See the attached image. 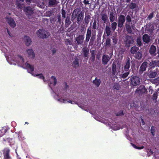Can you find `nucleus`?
Here are the masks:
<instances>
[{
	"instance_id": "27",
	"label": "nucleus",
	"mask_w": 159,
	"mask_h": 159,
	"mask_svg": "<svg viewBox=\"0 0 159 159\" xmlns=\"http://www.w3.org/2000/svg\"><path fill=\"white\" fill-rule=\"evenodd\" d=\"M126 31L128 34H131L132 33V30L131 26L129 24H125Z\"/></svg>"
},
{
	"instance_id": "39",
	"label": "nucleus",
	"mask_w": 159,
	"mask_h": 159,
	"mask_svg": "<svg viewBox=\"0 0 159 159\" xmlns=\"http://www.w3.org/2000/svg\"><path fill=\"white\" fill-rule=\"evenodd\" d=\"M149 66L151 68L155 67V61H152L150 62Z\"/></svg>"
},
{
	"instance_id": "35",
	"label": "nucleus",
	"mask_w": 159,
	"mask_h": 159,
	"mask_svg": "<svg viewBox=\"0 0 159 159\" xmlns=\"http://www.w3.org/2000/svg\"><path fill=\"white\" fill-rule=\"evenodd\" d=\"M53 11H48L44 14V16H50L53 13Z\"/></svg>"
},
{
	"instance_id": "18",
	"label": "nucleus",
	"mask_w": 159,
	"mask_h": 159,
	"mask_svg": "<svg viewBox=\"0 0 159 159\" xmlns=\"http://www.w3.org/2000/svg\"><path fill=\"white\" fill-rule=\"evenodd\" d=\"M27 52L28 54V57L31 58H34L35 57V54L34 51L32 49H28L27 50Z\"/></svg>"
},
{
	"instance_id": "12",
	"label": "nucleus",
	"mask_w": 159,
	"mask_h": 159,
	"mask_svg": "<svg viewBox=\"0 0 159 159\" xmlns=\"http://www.w3.org/2000/svg\"><path fill=\"white\" fill-rule=\"evenodd\" d=\"M142 39L144 44H147L151 40L150 37L147 34H145L142 37Z\"/></svg>"
},
{
	"instance_id": "42",
	"label": "nucleus",
	"mask_w": 159,
	"mask_h": 159,
	"mask_svg": "<svg viewBox=\"0 0 159 159\" xmlns=\"http://www.w3.org/2000/svg\"><path fill=\"white\" fill-rule=\"evenodd\" d=\"M155 127L154 126H152L151 127V133L153 136H154L155 135Z\"/></svg>"
},
{
	"instance_id": "60",
	"label": "nucleus",
	"mask_w": 159,
	"mask_h": 159,
	"mask_svg": "<svg viewBox=\"0 0 159 159\" xmlns=\"http://www.w3.org/2000/svg\"><path fill=\"white\" fill-rule=\"evenodd\" d=\"M100 54L98 53L96 55V58L98 59H99L100 58Z\"/></svg>"
},
{
	"instance_id": "34",
	"label": "nucleus",
	"mask_w": 159,
	"mask_h": 159,
	"mask_svg": "<svg viewBox=\"0 0 159 159\" xmlns=\"http://www.w3.org/2000/svg\"><path fill=\"white\" fill-rule=\"evenodd\" d=\"M102 19L104 23H106L107 22V16L106 14H103L102 16Z\"/></svg>"
},
{
	"instance_id": "1",
	"label": "nucleus",
	"mask_w": 159,
	"mask_h": 159,
	"mask_svg": "<svg viewBox=\"0 0 159 159\" xmlns=\"http://www.w3.org/2000/svg\"><path fill=\"white\" fill-rule=\"evenodd\" d=\"M130 52L132 55L138 60H141L142 58V52L139 47L134 46L130 48Z\"/></svg>"
},
{
	"instance_id": "21",
	"label": "nucleus",
	"mask_w": 159,
	"mask_h": 159,
	"mask_svg": "<svg viewBox=\"0 0 159 159\" xmlns=\"http://www.w3.org/2000/svg\"><path fill=\"white\" fill-rule=\"evenodd\" d=\"M101 83V81L100 80V79H98L97 77H96L93 81V83L97 87L99 86Z\"/></svg>"
},
{
	"instance_id": "13",
	"label": "nucleus",
	"mask_w": 159,
	"mask_h": 159,
	"mask_svg": "<svg viewBox=\"0 0 159 159\" xmlns=\"http://www.w3.org/2000/svg\"><path fill=\"white\" fill-rule=\"evenodd\" d=\"M84 39V35L81 34L80 35L77 37L75 39V40L77 41L78 44L81 45L83 43Z\"/></svg>"
},
{
	"instance_id": "16",
	"label": "nucleus",
	"mask_w": 159,
	"mask_h": 159,
	"mask_svg": "<svg viewBox=\"0 0 159 159\" xmlns=\"http://www.w3.org/2000/svg\"><path fill=\"white\" fill-rule=\"evenodd\" d=\"M25 66L28 69V72L30 73L32 72L34 69V66L31 65L29 63H26L25 64Z\"/></svg>"
},
{
	"instance_id": "48",
	"label": "nucleus",
	"mask_w": 159,
	"mask_h": 159,
	"mask_svg": "<svg viewBox=\"0 0 159 159\" xmlns=\"http://www.w3.org/2000/svg\"><path fill=\"white\" fill-rule=\"evenodd\" d=\"M157 94L154 93L152 95V99L153 100H155L157 99Z\"/></svg>"
},
{
	"instance_id": "47",
	"label": "nucleus",
	"mask_w": 159,
	"mask_h": 159,
	"mask_svg": "<svg viewBox=\"0 0 159 159\" xmlns=\"http://www.w3.org/2000/svg\"><path fill=\"white\" fill-rule=\"evenodd\" d=\"M51 79L54 80L53 85H55L57 84V80L56 78L53 76H52L51 77Z\"/></svg>"
},
{
	"instance_id": "24",
	"label": "nucleus",
	"mask_w": 159,
	"mask_h": 159,
	"mask_svg": "<svg viewBox=\"0 0 159 159\" xmlns=\"http://www.w3.org/2000/svg\"><path fill=\"white\" fill-rule=\"evenodd\" d=\"M113 11H111L110 14V22H113L115 19V13L113 12Z\"/></svg>"
},
{
	"instance_id": "15",
	"label": "nucleus",
	"mask_w": 159,
	"mask_h": 159,
	"mask_svg": "<svg viewBox=\"0 0 159 159\" xmlns=\"http://www.w3.org/2000/svg\"><path fill=\"white\" fill-rule=\"evenodd\" d=\"M10 150L9 149H6L3 152L4 159H11L10 156Z\"/></svg>"
},
{
	"instance_id": "17",
	"label": "nucleus",
	"mask_w": 159,
	"mask_h": 159,
	"mask_svg": "<svg viewBox=\"0 0 159 159\" xmlns=\"http://www.w3.org/2000/svg\"><path fill=\"white\" fill-rule=\"evenodd\" d=\"M24 41L25 45L27 46H29L32 42L30 38L28 36H25Z\"/></svg>"
},
{
	"instance_id": "51",
	"label": "nucleus",
	"mask_w": 159,
	"mask_h": 159,
	"mask_svg": "<svg viewBox=\"0 0 159 159\" xmlns=\"http://www.w3.org/2000/svg\"><path fill=\"white\" fill-rule=\"evenodd\" d=\"M114 88L115 89L119 90L120 87V85L118 84H116L113 86Z\"/></svg>"
},
{
	"instance_id": "3",
	"label": "nucleus",
	"mask_w": 159,
	"mask_h": 159,
	"mask_svg": "<svg viewBox=\"0 0 159 159\" xmlns=\"http://www.w3.org/2000/svg\"><path fill=\"white\" fill-rule=\"evenodd\" d=\"M36 34L39 38L41 39L47 38L49 36V33L43 29H40L38 30Z\"/></svg>"
},
{
	"instance_id": "5",
	"label": "nucleus",
	"mask_w": 159,
	"mask_h": 159,
	"mask_svg": "<svg viewBox=\"0 0 159 159\" xmlns=\"http://www.w3.org/2000/svg\"><path fill=\"white\" fill-rule=\"evenodd\" d=\"M125 43V47L129 48L130 45L133 44L134 42L133 38L130 36L126 35L124 41Z\"/></svg>"
},
{
	"instance_id": "44",
	"label": "nucleus",
	"mask_w": 159,
	"mask_h": 159,
	"mask_svg": "<svg viewBox=\"0 0 159 159\" xmlns=\"http://www.w3.org/2000/svg\"><path fill=\"white\" fill-rule=\"evenodd\" d=\"M97 21L96 20H94L93 25V28L94 29H96L97 28Z\"/></svg>"
},
{
	"instance_id": "55",
	"label": "nucleus",
	"mask_w": 159,
	"mask_h": 159,
	"mask_svg": "<svg viewBox=\"0 0 159 159\" xmlns=\"http://www.w3.org/2000/svg\"><path fill=\"white\" fill-rule=\"evenodd\" d=\"M155 66H159V61H155Z\"/></svg>"
},
{
	"instance_id": "43",
	"label": "nucleus",
	"mask_w": 159,
	"mask_h": 159,
	"mask_svg": "<svg viewBox=\"0 0 159 159\" xmlns=\"http://www.w3.org/2000/svg\"><path fill=\"white\" fill-rule=\"evenodd\" d=\"M36 76L38 77L39 79L44 80L45 78L44 76H43L42 74H38L36 75Z\"/></svg>"
},
{
	"instance_id": "50",
	"label": "nucleus",
	"mask_w": 159,
	"mask_h": 159,
	"mask_svg": "<svg viewBox=\"0 0 159 159\" xmlns=\"http://www.w3.org/2000/svg\"><path fill=\"white\" fill-rule=\"evenodd\" d=\"M154 13L153 12L150 14L149 15L148 17V19L151 20L153 17Z\"/></svg>"
},
{
	"instance_id": "14",
	"label": "nucleus",
	"mask_w": 159,
	"mask_h": 159,
	"mask_svg": "<svg viewBox=\"0 0 159 159\" xmlns=\"http://www.w3.org/2000/svg\"><path fill=\"white\" fill-rule=\"evenodd\" d=\"M82 52L85 58L88 57L89 54V49L87 47L83 48Z\"/></svg>"
},
{
	"instance_id": "54",
	"label": "nucleus",
	"mask_w": 159,
	"mask_h": 159,
	"mask_svg": "<svg viewBox=\"0 0 159 159\" xmlns=\"http://www.w3.org/2000/svg\"><path fill=\"white\" fill-rule=\"evenodd\" d=\"M83 19L82 18V17H80V16H78L77 17V21L78 22H79L80 20H82Z\"/></svg>"
},
{
	"instance_id": "49",
	"label": "nucleus",
	"mask_w": 159,
	"mask_h": 159,
	"mask_svg": "<svg viewBox=\"0 0 159 159\" xmlns=\"http://www.w3.org/2000/svg\"><path fill=\"white\" fill-rule=\"evenodd\" d=\"M136 6L135 4L132 3L130 4L129 7L131 9H133Z\"/></svg>"
},
{
	"instance_id": "46",
	"label": "nucleus",
	"mask_w": 159,
	"mask_h": 159,
	"mask_svg": "<svg viewBox=\"0 0 159 159\" xmlns=\"http://www.w3.org/2000/svg\"><path fill=\"white\" fill-rule=\"evenodd\" d=\"M12 140V139L10 138H8L3 139L4 141H7L9 143H11V141Z\"/></svg>"
},
{
	"instance_id": "9",
	"label": "nucleus",
	"mask_w": 159,
	"mask_h": 159,
	"mask_svg": "<svg viewBox=\"0 0 159 159\" xmlns=\"http://www.w3.org/2000/svg\"><path fill=\"white\" fill-rule=\"evenodd\" d=\"M125 21V17L123 15H121L120 16L118 20V26L119 28H122L123 26V25Z\"/></svg>"
},
{
	"instance_id": "62",
	"label": "nucleus",
	"mask_w": 159,
	"mask_h": 159,
	"mask_svg": "<svg viewBox=\"0 0 159 159\" xmlns=\"http://www.w3.org/2000/svg\"><path fill=\"white\" fill-rule=\"evenodd\" d=\"M4 134V133H3L2 130H0V137L2 136Z\"/></svg>"
},
{
	"instance_id": "19",
	"label": "nucleus",
	"mask_w": 159,
	"mask_h": 159,
	"mask_svg": "<svg viewBox=\"0 0 159 159\" xmlns=\"http://www.w3.org/2000/svg\"><path fill=\"white\" fill-rule=\"evenodd\" d=\"M91 56L90 58V60L92 62H93L95 60L96 55V51L95 50L90 51Z\"/></svg>"
},
{
	"instance_id": "33",
	"label": "nucleus",
	"mask_w": 159,
	"mask_h": 159,
	"mask_svg": "<svg viewBox=\"0 0 159 159\" xmlns=\"http://www.w3.org/2000/svg\"><path fill=\"white\" fill-rule=\"evenodd\" d=\"M136 43L137 46L139 47H141L142 45V43L140 37H138L137 38L136 40Z\"/></svg>"
},
{
	"instance_id": "41",
	"label": "nucleus",
	"mask_w": 159,
	"mask_h": 159,
	"mask_svg": "<svg viewBox=\"0 0 159 159\" xmlns=\"http://www.w3.org/2000/svg\"><path fill=\"white\" fill-rule=\"evenodd\" d=\"M116 115L117 116H122L124 115V114L122 111H120L116 113Z\"/></svg>"
},
{
	"instance_id": "56",
	"label": "nucleus",
	"mask_w": 159,
	"mask_h": 159,
	"mask_svg": "<svg viewBox=\"0 0 159 159\" xmlns=\"http://www.w3.org/2000/svg\"><path fill=\"white\" fill-rule=\"evenodd\" d=\"M58 19V22L60 24L61 23V19L60 16H57Z\"/></svg>"
},
{
	"instance_id": "29",
	"label": "nucleus",
	"mask_w": 159,
	"mask_h": 159,
	"mask_svg": "<svg viewBox=\"0 0 159 159\" xmlns=\"http://www.w3.org/2000/svg\"><path fill=\"white\" fill-rule=\"evenodd\" d=\"M105 32L107 34V36H109L111 34V28L109 26H106Z\"/></svg>"
},
{
	"instance_id": "57",
	"label": "nucleus",
	"mask_w": 159,
	"mask_h": 159,
	"mask_svg": "<svg viewBox=\"0 0 159 159\" xmlns=\"http://www.w3.org/2000/svg\"><path fill=\"white\" fill-rule=\"evenodd\" d=\"M51 50L52 51L53 54L55 53L56 51V49L54 48H51Z\"/></svg>"
},
{
	"instance_id": "8",
	"label": "nucleus",
	"mask_w": 159,
	"mask_h": 159,
	"mask_svg": "<svg viewBox=\"0 0 159 159\" xmlns=\"http://www.w3.org/2000/svg\"><path fill=\"white\" fill-rule=\"evenodd\" d=\"M156 50L157 48L156 46L153 44H152L150 47L149 50V52L151 56L152 57H155L157 55L156 53Z\"/></svg>"
},
{
	"instance_id": "23",
	"label": "nucleus",
	"mask_w": 159,
	"mask_h": 159,
	"mask_svg": "<svg viewBox=\"0 0 159 159\" xmlns=\"http://www.w3.org/2000/svg\"><path fill=\"white\" fill-rule=\"evenodd\" d=\"M116 72V66L114 63H112V74L113 76H114Z\"/></svg>"
},
{
	"instance_id": "10",
	"label": "nucleus",
	"mask_w": 159,
	"mask_h": 159,
	"mask_svg": "<svg viewBox=\"0 0 159 159\" xmlns=\"http://www.w3.org/2000/svg\"><path fill=\"white\" fill-rule=\"evenodd\" d=\"M7 21L10 26L12 28L16 26V23L13 19L11 17L7 18Z\"/></svg>"
},
{
	"instance_id": "58",
	"label": "nucleus",
	"mask_w": 159,
	"mask_h": 159,
	"mask_svg": "<svg viewBox=\"0 0 159 159\" xmlns=\"http://www.w3.org/2000/svg\"><path fill=\"white\" fill-rule=\"evenodd\" d=\"M7 32L8 34H9V36L11 37H12L13 35H12V34L10 33V32L9 31V30H8L7 29Z\"/></svg>"
},
{
	"instance_id": "11",
	"label": "nucleus",
	"mask_w": 159,
	"mask_h": 159,
	"mask_svg": "<svg viewBox=\"0 0 159 159\" xmlns=\"http://www.w3.org/2000/svg\"><path fill=\"white\" fill-rule=\"evenodd\" d=\"M91 29L90 27H89L87 29L85 38V42H88L91 37Z\"/></svg>"
},
{
	"instance_id": "25",
	"label": "nucleus",
	"mask_w": 159,
	"mask_h": 159,
	"mask_svg": "<svg viewBox=\"0 0 159 159\" xmlns=\"http://www.w3.org/2000/svg\"><path fill=\"white\" fill-rule=\"evenodd\" d=\"M157 74V72L151 71L149 72L148 76L149 78H153L156 77Z\"/></svg>"
},
{
	"instance_id": "40",
	"label": "nucleus",
	"mask_w": 159,
	"mask_h": 159,
	"mask_svg": "<svg viewBox=\"0 0 159 159\" xmlns=\"http://www.w3.org/2000/svg\"><path fill=\"white\" fill-rule=\"evenodd\" d=\"M25 14L27 15H30V17L32 14L34 13V11H25Z\"/></svg>"
},
{
	"instance_id": "36",
	"label": "nucleus",
	"mask_w": 159,
	"mask_h": 159,
	"mask_svg": "<svg viewBox=\"0 0 159 159\" xmlns=\"http://www.w3.org/2000/svg\"><path fill=\"white\" fill-rule=\"evenodd\" d=\"M24 0H19V1L21 2H23ZM16 5L17 6L20 8H22L23 7V6L21 5L20 2L19 1V0H17L16 1Z\"/></svg>"
},
{
	"instance_id": "7",
	"label": "nucleus",
	"mask_w": 159,
	"mask_h": 159,
	"mask_svg": "<svg viewBox=\"0 0 159 159\" xmlns=\"http://www.w3.org/2000/svg\"><path fill=\"white\" fill-rule=\"evenodd\" d=\"M112 54L109 57L108 55L106 54H103L102 58V63L103 65H106L110 61L112 56Z\"/></svg>"
},
{
	"instance_id": "2",
	"label": "nucleus",
	"mask_w": 159,
	"mask_h": 159,
	"mask_svg": "<svg viewBox=\"0 0 159 159\" xmlns=\"http://www.w3.org/2000/svg\"><path fill=\"white\" fill-rule=\"evenodd\" d=\"M130 66V60L129 57H127L126 59L125 65L124 67V71L123 72H124V71L126 72L121 74L120 75V78L122 79H125L128 76L130 72L129 70Z\"/></svg>"
},
{
	"instance_id": "52",
	"label": "nucleus",
	"mask_w": 159,
	"mask_h": 159,
	"mask_svg": "<svg viewBox=\"0 0 159 159\" xmlns=\"http://www.w3.org/2000/svg\"><path fill=\"white\" fill-rule=\"evenodd\" d=\"M61 14L62 17L64 19L65 18L66 14L65 11H61Z\"/></svg>"
},
{
	"instance_id": "26",
	"label": "nucleus",
	"mask_w": 159,
	"mask_h": 159,
	"mask_svg": "<svg viewBox=\"0 0 159 159\" xmlns=\"http://www.w3.org/2000/svg\"><path fill=\"white\" fill-rule=\"evenodd\" d=\"M57 2L56 0H49L48 2L49 6H54L57 5Z\"/></svg>"
},
{
	"instance_id": "4",
	"label": "nucleus",
	"mask_w": 159,
	"mask_h": 159,
	"mask_svg": "<svg viewBox=\"0 0 159 159\" xmlns=\"http://www.w3.org/2000/svg\"><path fill=\"white\" fill-rule=\"evenodd\" d=\"M140 78L138 76H132L130 79V84L133 86L138 85L140 84Z\"/></svg>"
},
{
	"instance_id": "22",
	"label": "nucleus",
	"mask_w": 159,
	"mask_h": 159,
	"mask_svg": "<svg viewBox=\"0 0 159 159\" xmlns=\"http://www.w3.org/2000/svg\"><path fill=\"white\" fill-rule=\"evenodd\" d=\"M72 66L75 68L79 66V59L77 57L75 58V60L73 61Z\"/></svg>"
},
{
	"instance_id": "61",
	"label": "nucleus",
	"mask_w": 159,
	"mask_h": 159,
	"mask_svg": "<svg viewBox=\"0 0 159 159\" xmlns=\"http://www.w3.org/2000/svg\"><path fill=\"white\" fill-rule=\"evenodd\" d=\"M141 123L142 125H144L145 124V122L143 120L142 118L141 119Z\"/></svg>"
},
{
	"instance_id": "45",
	"label": "nucleus",
	"mask_w": 159,
	"mask_h": 159,
	"mask_svg": "<svg viewBox=\"0 0 159 159\" xmlns=\"http://www.w3.org/2000/svg\"><path fill=\"white\" fill-rule=\"evenodd\" d=\"M76 11H74L72 14L71 16L72 18L73 19H75V18L77 17V14H76Z\"/></svg>"
},
{
	"instance_id": "53",
	"label": "nucleus",
	"mask_w": 159,
	"mask_h": 159,
	"mask_svg": "<svg viewBox=\"0 0 159 159\" xmlns=\"http://www.w3.org/2000/svg\"><path fill=\"white\" fill-rule=\"evenodd\" d=\"M90 0H84L83 2L85 4H90Z\"/></svg>"
},
{
	"instance_id": "38",
	"label": "nucleus",
	"mask_w": 159,
	"mask_h": 159,
	"mask_svg": "<svg viewBox=\"0 0 159 159\" xmlns=\"http://www.w3.org/2000/svg\"><path fill=\"white\" fill-rule=\"evenodd\" d=\"M117 25V23L114 22L111 24V29L113 31H114L116 30Z\"/></svg>"
},
{
	"instance_id": "6",
	"label": "nucleus",
	"mask_w": 159,
	"mask_h": 159,
	"mask_svg": "<svg viewBox=\"0 0 159 159\" xmlns=\"http://www.w3.org/2000/svg\"><path fill=\"white\" fill-rule=\"evenodd\" d=\"M148 64V62L146 61H144L142 64L139 71V75H142L144 71L146 70Z\"/></svg>"
},
{
	"instance_id": "32",
	"label": "nucleus",
	"mask_w": 159,
	"mask_h": 159,
	"mask_svg": "<svg viewBox=\"0 0 159 159\" xmlns=\"http://www.w3.org/2000/svg\"><path fill=\"white\" fill-rule=\"evenodd\" d=\"M145 90L144 89H137L135 91V93H138L139 95H141L145 92Z\"/></svg>"
},
{
	"instance_id": "63",
	"label": "nucleus",
	"mask_w": 159,
	"mask_h": 159,
	"mask_svg": "<svg viewBox=\"0 0 159 159\" xmlns=\"http://www.w3.org/2000/svg\"><path fill=\"white\" fill-rule=\"evenodd\" d=\"M67 42L69 44H71V41L69 39H66Z\"/></svg>"
},
{
	"instance_id": "64",
	"label": "nucleus",
	"mask_w": 159,
	"mask_h": 159,
	"mask_svg": "<svg viewBox=\"0 0 159 159\" xmlns=\"http://www.w3.org/2000/svg\"><path fill=\"white\" fill-rule=\"evenodd\" d=\"M132 146L135 148L136 149H137V147H138V146H137L136 145H135L133 143H131Z\"/></svg>"
},
{
	"instance_id": "20",
	"label": "nucleus",
	"mask_w": 159,
	"mask_h": 159,
	"mask_svg": "<svg viewBox=\"0 0 159 159\" xmlns=\"http://www.w3.org/2000/svg\"><path fill=\"white\" fill-rule=\"evenodd\" d=\"M65 27H68L71 23L70 21V16H67L65 20Z\"/></svg>"
},
{
	"instance_id": "59",
	"label": "nucleus",
	"mask_w": 159,
	"mask_h": 159,
	"mask_svg": "<svg viewBox=\"0 0 159 159\" xmlns=\"http://www.w3.org/2000/svg\"><path fill=\"white\" fill-rule=\"evenodd\" d=\"M79 16H80V17H82V19H83L84 17V13H82V12H81L80 14L78 15Z\"/></svg>"
},
{
	"instance_id": "37",
	"label": "nucleus",
	"mask_w": 159,
	"mask_h": 159,
	"mask_svg": "<svg viewBox=\"0 0 159 159\" xmlns=\"http://www.w3.org/2000/svg\"><path fill=\"white\" fill-rule=\"evenodd\" d=\"M126 23H128V24H129L130 23L131 21V19L130 16L129 15H127L126 17Z\"/></svg>"
},
{
	"instance_id": "30",
	"label": "nucleus",
	"mask_w": 159,
	"mask_h": 159,
	"mask_svg": "<svg viewBox=\"0 0 159 159\" xmlns=\"http://www.w3.org/2000/svg\"><path fill=\"white\" fill-rule=\"evenodd\" d=\"M104 44L107 48L111 46V39L109 38H107L106 43Z\"/></svg>"
},
{
	"instance_id": "31",
	"label": "nucleus",
	"mask_w": 159,
	"mask_h": 159,
	"mask_svg": "<svg viewBox=\"0 0 159 159\" xmlns=\"http://www.w3.org/2000/svg\"><path fill=\"white\" fill-rule=\"evenodd\" d=\"M96 38V35L92 34V36H91V38H90V41L89 43V45L93 44V42L94 41L95 39Z\"/></svg>"
},
{
	"instance_id": "28",
	"label": "nucleus",
	"mask_w": 159,
	"mask_h": 159,
	"mask_svg": "<svg viewBox=\"0 0 159 159\" xmlns=\"http://www.w3.org/2000/svg\"><path fill=\"white\" fill-rule=\"evenodd\" d=\"M90 18V17L89 15L86 16L84 20V23L88 25L89 22Z\"/></svg>"
}]
</instances>
